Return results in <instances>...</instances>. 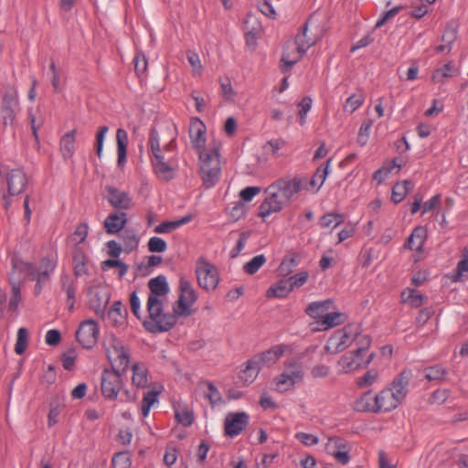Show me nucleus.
Instances as JSON below:
<instances>
[{
	"mask_svg": "<svg viewBox=\"0 0 468 468\" xmlns=\"http://www.w3.org/2000/svg\"><path fill=\"white\" fill-rule=\"evenodd\" d=\"M176 133L173 128L158 132L152 130L148 145L152 153L151 162L157 177L170 181L176 176Z\"/></svg>",
	"mask_w": 468,
	"mask_h": 468,
	"instance_id": "f257e3e1",
	"label": "nucleus"
},
{
	"mask_svg": "<svg viewBox=\"0 0 468 468\" xmlns=\"http://www.w3.org/2000/svg\"><path fill=\"white\" fill-rule=\"evenodd\" d=\"M307 187L303 177L283 178L275 181L265 189L266 197L259 208V216L262 218L281 211L283 207L298 193Z\"/></svg>",
	"mask_w": 468,
	"mask_h": 468,
	"instance_id": "f03ea898",
	"label": "nucleus"
},
{
	"mask_svg": "<svg viewBox=\"0 0 468 468\" xmlns=\"http://www.w3.org/2000/svg\"><path fill=\"white\" fill-rule=\"evenodd\" d=\"M412 378L410 370H403L391 382L376 395L378 412H388L399 407L405 399L409 389L410 381Z\"/></svg>",
	"mask_w": 468,
	"mask_h": 468,
	"instance_id": "7ed1b4c3",
	"label": "nucleus"
},
{
	"mask_svg": "<svg viewBox=\"0 0 468 468\" xmlns=\"http://www.w3.org/2000/svg\"><path fill=\"white\" fill-rule=\"evenodd\" d=\"M220 141L213 138L207 143V149L200 150L198 153L199 175L207 188L213 187L220 179Z\"/></svg>",
	"mask_w": 468,
	"mask_h": 468,
	"instance_id": "20e7f679",
	"label": "nucleus"
},
{
	"mask_svg": "<svg viewBox=\"0 0 468 468\" xmlns=\"http://www.w3.org/2000/svg\"><path fill=\"white\" fill-rule=\"evenodd\" d=\"M361 344L353 350L346 352L337 360L335 368L337 374H351L355 371L367 367L374 358V354L369 353L370 338L360 336Z\"/></svg>",
	"mask_w": 468,
	"mask_h": 468,
	"instance_id": "39448f33",
	"label": "nucleus"
},
{
	"mask_svg": "<svg viewBox=\"0 0 468 468\" xmlns=\"http://www.w3.org/2000/svg\"><path fill=\"white\" fill-rule=\"evenodd\" d=\"M304 378V368L299 359L287 358L283 362L282 372L273 379V388L279 393L291 391L300 384Z\"/></svg>",
	"mask_w": 468,
	"mask_h": 468,
	"instance_id": "423d86ee",
	"label": "nucleus"
},
{
	"mask_svg": "<svg viewBox=\"0 0 468 468\" xmlns=\"http://www.w3.org/2000/svg\"><path fill=\"white\" fill-rule=\"evenodd\" d=\"M103 346L112 370L124 372L130 364V348L113 335L105 337Z\"/></svg>",
	"mask_w": 468,
	"mask_h": 468,
	"instance_id": "0eeeda50",
	"label": "nucleus"
},
{
	"mask_svg": "<svg viewBox=\"0 0 468 468\" xmlns=\"http://www.w3.org/2000/svg\"><path fill=\"white\" fill-rule=\"evenodd\" d=\"M168 303H160L150 308V305H146L148 317L144 322L145 329L151 333H160L169 331L177 321V315L175 312H165V309Z\"/></svg>",
	"mask_w": 468,
	"mask_h": 468,
	"instance_id": "6e6552de",
	"label": "nucleus"
},
{
	"mask_svg": "<svg viewBox=\"0 0 468 468\" xmlns=\"http://www.w3.org/2000/svg\"><path fill=\"white\" fill-rule=\"evenodd\" d=\"M56 266V261L50 258H43L38 262L25 264V271L29 280L36 282L35 294L37 295L42 292L44 286L49 282Z\"/></svg>",
	"mask_w": 468,
	"mask_h": 468,
	"instance_id": "1a4fd4ad",
	"label": "nucleus"
},
{
	"mask_svg": "<svg viewBox=\"0 0 468 468\" xmlns=\"http://www.w3.org/2000/svg\"><path fill=\"white\" fill-rule=\"evenodd\" d=\"M360 336L367 335L360 334L358 326L347 325L335 331L327 340L324 348L330 354H336L350 346L353 342H356V345L361 344Z\"/></svg>",
	"mask_w": 468,
	"mask_h": 468,
	"instance_id": "9d476101",
	"label": "nucleus"
},
{
	"mask_svg": "<svg viewBox=\"0 0 468 468\" xmlns=\"http://www.w3.org/2000/svg\"><path fill=\"white\" fill-rule=\"evenodd\" d=\"M179 288L180 294L173 307V312L179 316L186 317L194 313L192 307L197 300V295L190 282L185 279L180 280Z\"/></svg>",
	"mask_w": 468,
	"mask_h": 468,
	"instance_id": "9b49d317",
	"label": "nucleus"
},
{
	"mask_svg": "<svg viewBox=\"0 0 468 468\" xmlns=\"http://www.w3.org/2000/svg\"><path fill=\"white\" fill-rule=\"evenodd\" d=\"M197 283L207 291L217 288L219 282V274L215 265L204 259H199L196 264Z\"/></svg>",
	"mask_w": 468,
	"mask_h": 468,
	"instance_id": "f8f14e48",
	"label": "nucleus"
},
{
	"mask_svg": "<svg viewBox=\"0 0 468 468\" xmlns=\"http://www.w3.org/2000/svg\"><path fill=\"white\" fill-rule=\"evenodd\" d=\"M5 180L7 187V195L4 191H1L0 195H2L3 198L5 200V207H7L10 204L8 197H14L23 193L27 186L28 179L22 169H11L6 173Z\"/></svg>",
	"mask_w": 468,
	"mask_h": 468,
	"instance_id": "ddd939ff",
	"label": "nucleus"
},
{
	"mask_svg": "<svg viewBox=\"0 0 468 468\" xmlns=\"http://www.w3.org/2000/svg\"><path fill=\"white\" fill-rule=\"evenodd\" d=\"M150 293L148 295L146 305L153 307L160 303H168V294L170 288L165 276L153 278L148 282Z\"/></svg>",
	"mask_w": 468,
	"mask_h": 468,
	"instance_id": "4468645a",
	"label": "nucleus"
},
{
	"mask_svg": "<svg viewBox=\"0 0 468 468\" xmlns=\"http://www.w3.org/2000/svg\"><path fill=\"white\" fill-rule=\"evenodd\" d=\"M324 35V29L314 25L312 21H308L297 34L295 37V45H298L300 52H306Z\"/></svg>",
	"mask_w": 468,
	"mask_h": 468,
	"instance_id": "2eb2a0df",
	"label": "nucleus"
},
{
	"mask_svg": "<svg viewBox=\"0 0 468 468\" xmlns=\"http://www.w3.org/2000/svg\"><path fill=\"white\" fill-rule=\"evenodd\" d=\"M18 108V93L15 87L6 89L0 107V120L4 125L12 124Z\"/></svg>",
	"mask_w": 468,
	"mask_h": 468,
	"instance_id": "dca6fc26",
	"label": "nucleus"
},
{
	"mask_svg": "<svg viewBox=\"0 0 468 468\" xmlns=\"http://www.w3.org/2000/svg\"><path fill=\"white\" fill-rule=\"evenodd\" d=\"M123 372L117 370H104L101 374V393L105 399L114 400L117 399L122 387L121 376Z\"/></svg>",
	"mask_w": 468,
	"mask_h": 468,
	"instance_id": "f3484780",
	"label": "nucleus"
},
{
	"mask_svg": "<svg viewBox=\"0 0 468 468\" xmlns=\"http://www.w3.org/2000/svg\"><path fill=\"white\" fill-rule=\"evenodd\" d=\"M99 332L97 323L88 319L80 323L76 332V338L83 347L91 348L98 340Z\"/></svg>",
	"mask_w": 468,
	"mask_h": 468,
	"instance_id": "a211bd4d",
	"label": "nucleus"
},
{
	"mask_svg": "<svg viewBox=\"0 0 468 468\" xmlns=\"http://www.w3.org/2000/svg\"><path fill=\"white\" fill-rule=\"evenodd\" d=\"M207 127L205 123L197 117L191 118L189 123V137L192 146L197 151L207 149Z\"/></svg>",
	"mask_w": 468,
	"mask_h": 468,
	"instance_id": "6ab92c4d",
	"label": "nucleus"
},
{
	"mask_svg": "<svg viewBox=\"0 0 468 468\" xmlns=\"http://www.w3.org/2000/svg\"><path fill=\"white\" fill-rule=\"evenodd\" d=\"M324 449L325 452L332 455L337 463L343 465L349 463V448L344 440L336 437L329 438Z\"/></svg>",
	"mask_w": 468,
	"mask_h": 468,
	"instance_id": "aec40b11",
	"label": "nucleus"
},
{
	"mask_svg": "<svg viewBox=\"0 0 468 468\" xmlns=\"http://www.w3.org/2000/svg\"><path fill=\"white\" fill-rule=\"evenodd\" d=\"M249 424V415L245 412L229 413L225 418V434L229 437L239 435Z\"/></svg>",
	"mask_w": 468,
	"mask_h": 468,
	"instance_id": "412c9836",
	"label": "nucleus"
},
{
	"mask_svg": "<svg viewBox=\"0 0 468 468\" xmlns=\"http://www.w3.org/2000/svg\"><path fill=\"white\" fill-rule=\"evenodd\" d=\"M244 35L246 39V44L254 48L256 46L257 39L262 33V27L261 22L254 15H248L244 20Z\"/></svg>",
	"mask_w": 468,
	"mask_h": 468,
	"instance_id": "4be33fe9",
	"label": "nucleus"
},
{
	"mask_svg": "<svg viewBox=\"0 0 468 468\" xmlns=\"http://www.w3.org/2000/svg\"><path fill=\"white\" fill-rule=\"evenodd\" d=\"M108 202L117 209H130L133 206L131 197L124 191L115 187L106 188Z\"/></svg>",
	"mask_w": 468,
	"mask_h": 468,
	"instance_id": "5701e85b",
	"label": "nucleus"
},
{
	"mask_svg": "<svg viewBox=\"0 0 468 468\" xmlns=\"http://www.w3.org/2000/svg\"><path fill=\"white\" fill-rule=\"evenodd\" d=\"M292 352V348L288 345H277L270 348L269 350L261 353L259 356H255V359H259L258 362L261 365L271 366L275 364L284 354Z\"/></svg>",
	"mask_w": 468,
	"mask_h": 468,
	"instance_id": "b1692460",
	"label": "nucleus"
},
{
	"mask_svg": "<svg viewBox=\"0 0 468 468\" xmlns=\"http://www.w3.org/2000/svg\"><path fill=\"white\" fill-rule=\"evenodd\" d=\"M305 52H300L298 48V45H295V40L293 42H289L285 45L283 48V53L282 57V70L288 71L296 62L300 60L302 56Z\"/></svg>",
	"mask_w": 468,
	"mask_h": 468,
	"instance_id": "393cba45",
	"label": "nucleus"
},
{
	"mask_svg": "<svg viewBox=\"0 0 468 468\" xmlns=\"http://www.w3.org/2000/svg\"><path fill=\"white\" fill-rule=\"evenodd\" d=\"M259 359H255L253 356L251 359L248 360L244 364V367H242L239 372V378L245 385H250L255 381L257 378L261 367L258 362Z\"/></svg>",
	"mask_w": 468,
	"mask_h": 468,
	"instance_id": "a878e982",
	"label": "nucleus"
},
{
	"mask_svg": "<svg viewBox=\"0 0 468 468\" xmlns=\"http://www.w3.org/2000/svg\"><path fill=\"white\" fill-rule=\"evenodd\" d=\"M331 159H328L324 165H320L313 177L308 181L307 178L303 177L307 182V187L303 190L317 192L324 183L328 174Z\"/></svg>",
	"mask_w": 468,
	"mask_h": 468,
	"instance_id": "bb28decb",
	"label": "nucleus"
},
{
	"mask_svg": "<svg viewBox=\"0 0 468 468\" xmlns=\"http://www.w3.org/2000/svg\"><path fill=\"white\" fill-rule=\"evenodd\" d=\"M427 236H428L427 229L424 227H422V226L416 227L412 230L411 234L409 236V238L407 239L404 247L410 250H416V251L421 252L423 250V245L425 243Z\"/></svg>",
	"mask_w": 468,
	"mask_h": 468,
	"instance_id": "cd10ccee",
	"label": "nucleus"
},
{
	"mask_svg": "<svg viewBox=\"0 0 468 468\" xmlns=\"http://www.w3.org/2000/svg\"><path fill=\"white\" fill-rule=\"evenodd\" d=\"M334 303L332 300H324L320 302L311 303L305 312L313 319L318 321L323 320L327 313L333 309Z\"/></svg>",
	"mask_w": 468,
	"mask_h": 468,
	"instance_id": "c85d7f7f",
	"label": "nucleus"
},
{
	"mask_svg": "<svg viewBox=\"0 0 468 468\" xmlns=\"http://www.w3.org/2000/svg\"><path fill=\"white\" fill-rule=\"evenodd\" d=\"M377 407L376 395L374 396L370 391L365 392L354 403V409L358 412L378 413Z\"/></svg>",
	"mask_w": 468,
	"mask_h": 468,
	"instance_id": "c756f323",
	"label": "nucleus"
},
{
	"mask_svg": "<svg viewBox=\"0 0 468 468\" xmlns=\"http://www.w3.org/2000/svg\"><path fill=\"white\" fill-rule=\"evenodd\" d=\"M132 384L138 388H144L148 384V368L141 362L132 365Z\"/></svg>",
	"mask_w": 468,
	"mask_h": 468,
	"instance_id": "7c9ffc66",
	"label": "nucleus"
},
{
	"mask_svg": "<svg viewBox=\"0 0 468 468\" xmlns=\"http://www.w3.org/2000/svg\"><path fill=\"white\" fill-rule=\"evenodd\" d=\"M346 320V315L340 312H328L323 320L317 321V327L314 330L325 331L334 326L343 324Z\"/></svg>",
	"mask_w": 468,
	"mask_h": 468,
	"instance_id": "2f4dec72",
	"label": "nucleus"
},
{
	"mask_svg": "<svg viewBox=\"0 0 468 468\" xmlns=\"http://www.w3.org/2000/svg\"><path fill=\"white\" fill-rule=\"evenodd\" d=\"M76 130L67 132L59 141V150L64 159L73 156L75 153Z\"/></svg>",
	"mask_w": 468,
	"mask_h": 468,
	"instance_id": "473e14b6",
	"label": "nucleus"
},
{
	"mask_svg": "<svg viewBox=\"0 0 468 468\" xmlns=\"http://www.w3.org/2000/svg\"><path fill=\"white\" fill-rule=\"evenodd\" d=\"M127 221L125 213H112L105 221L104 228L110 234H115L123 229Z\"/></svg>",
	"mask_w": 468,
	"mask_h": 468,
	"instance_id": "72a5a7b5",
	"label": "nucleus"
},
{
	"mask_svg": "<svg viewBox=\"0 0 468 468\" xmlns=\"http://www.w3.org/2000/svg\"><path fill=\"white\" fill-rule=\"evenodd\" d=\"M175 418L178 423L185 427H189L194 423L195 416L192 409L182 403H177L175 407Z\"/></svg>",
	"mask_w": 468,
	"mask_h": 468,
	"instance_id": "f704fd0d",
	"label": "nucleus"
},
{
	"mask_svg": "<svg viewBox=\"0 0 468 468\" xmlns=\"http://www.w3.org/2000/svg\"><path fill=\"white\" fill-rule=\"evenodd\" d=\"M117 143V165L122 167L126 162L128 134L127 132L122 128L117 130L116 133Z\"/></svg>",
	"mask_w": 468,
	"mask_h": 468,
	"instance_id": "c9c22d12",
	"label": "nucleus"
},
{
	"mask_svg": "<svg viewBox=\"0 0 468 468\" xmlns=\"http://www.w3.org/2000/svg\"><path fill=\"white\" fill-rule=\"evenodd\" d=\"M292 292L287 279L273 283L266 292L267 298H285Z\"/></svg>",
	"mask_w": 468,
	"mask_h": 468,
	"instance_id": "e433bc0d",
	"label": "nucleus"
},
{
	"mask_svg": "<svg viewBox=\"0 0 468 468\" xmlns=\"http://www.w3.org/2000/svg\"><path fill=\"white\" fill-rule=\"evenodd\" d=\"M199 388L204 393L205 398L209 400L211 406H217L223 403L220 392L211 382H201L199 384Z\"/></svg>",
	"mask_w": 468,
	"mask_h": 468,
	"instance_id": "4c0bfd02",
	"label": "nucleus"
},
{
	"mask_svg": "<svg viewBox=\"0 0 468 468\" xmlns=\"http://www.w3.org/2000/svg\"><path fill=\"white\" fill-rule=\"evenodd\" d=\"M299 263L300 256L297 253L288 254L282 259L278 272L281 276L286 277L293 271Z\"/></svg>",
	"mask_w": 468,
	"mask_h": 468,
	"instance_id": "58836bf2",
	"label": "nucleus"
},
{
	"mask_svg": "<svg viewBox=\"0 0 468 468\" xmlns=\"http://www.w3.org/2000/svg\"><path fill=\"white\" fill-rule=\"evenodd\" d=\"M192 219L191 216H186L180 219L173 221H165L154 229V231L157 234H168L174 230L181 228L185 224L190 222Z\"/></svg>",
	"mask_w": 468,
	"mask_h": 468,
	"instance_id": "ea45409f",
	"label": "nucleus"
},
{
	"mask_svg": "<svg viewBox=\"0 0 468 468\" xmlns=\"http://www.w3.org/2000/svg\"><path fill=\"white\" fill-rule=\"evenodd\" d=\"M413 186L414 185L410 180H404L396 184L392 188L391 200L396 204L401 202Z\"/></svg>",
	"mask_w": 468,
	"mask_h": 468,
	"instance_id": "a19ab883",
	"label": "nucleus"
},
{
	"mask_svg": "<svg viewBox=\"0 0 468 468\" xmlns=\"http://www.w3.org/2000/svg\"><path fill=\"white\" fill-rule=\"evenodd\" d=\"M423 295L417 290L407 288L401 292V300L411 307H420L423 303Z\"/></svg>",
	"mask_w": 468,
	"mask_h": 468,
	"instance_id": "79ce46f5",
	"label": "nucleus"
},
{
	"mask_svg": "<svg viewBox=\"0 0 468 468\" xmlns=\"http://www.w3.org/2000/svg\"><path fill=\"white\" fill-rule=\"evenodd\" d=\"M161 393V390H149L144 393L142 404H141V412L144 418H146L149 415L151 408L158 402V396Z\"/></svg>",
	"mask_w": 468,
	"mask_h": 468,
	"instance_id": "37998d69",
	"label": "nucleus"
},
{
	"mask_svg": "<svg viewBox=\"0 0 468 468\" xmlns=\"http://www.w3.org/2000/svg\"><path fill=\"white\" fill-rule=\"evenodd\" d=\"M126 310L120 301L115 302L109 310L108 317L114 325L122 324L125 318Z\"/></svg>",
	"mask_w": 468,
	"mask_h": 468,
	"instance_id": "c03bdc74",
	"label": "nucleus"
},
{
	"mask_svg": "<svg viewBox=\"0 0 468 468\" xmlns=\"http://www.w3.org/2000/svg\"><path fill=\"white\" fill-rule=\"evenodd\" d=\"M345 220L342 214L328 213L320 218L319 224L323 229H335Z\"/></svg>",
	"mask_w": 468,
	"mask_h": 468,
	"instance_id": "a18cd8bd",
	"label": "nucleus"
},
{
	"mask_svg": "<svg viewBox=\"0 0 468 468\" xmlns=\"http://www.w3.org/2000/svg\"><path fill=\"white\" fill-rule=\"evenodd\" d=\"M424 377L430 381L444 380L448 371L441 365H434L424 368Z\"/></svg>",
	"mask_w": 468,
	"mask_h": 468,
	"instance_id": "49530a36",
	"label": "nucleus"
},
{
	"mask_svg": "<svg viewBox=\"0 0 468 468\" xmlns=\"http://www.w3.org/2000/svg\"><path fill=\"white\" fill-rule=\"evenodd\" d=\"M455 68L451 63L444 64L442 67L438 68L432 74L433 82H443L446 79L453 77Z\"/></svg>",
	"mask_w": 468,
	"mask_h": 468,
	"instance_id": "de8ad7c7",
	"label": "nucleus"
},
{
	"mask_svg": "<svg viewBox=\"0 0 468 468\" xmlns=\"http://www.w3.org/2000/svg\"><path fill=\"white\" fill-rule=\"evenodd\" d=\"M400 167L401 164L398 163L397 159H394L390 163L377 170L373 175V179L377 181L378 184H381L387 178L388 175L393 171L394 168L399 169Z\"/></svg>",
	"mask_w": 468,
	"mask_h": 468,
	"instance_id": "09e8293b",
	"label": "nucleus"
},
{
	"mask_svg": "<svg viewBox=\"0 0 468 468\" xmlns=\"http://www.w3.org/2000/svg\"><path fill=\"white\" fill-rule=\"evenodd\" d=\"M365 97L362 92L355 93L346 99L344 104V110L349 113H353L363 105Z\"/></svg>",
	"mask_w": 468,
	"mask_h": 468,
	"instance_id": "8fccbe9b",
	"label": "nucleus"
},
{
	"mask_svg": "<svg viewBox=\"0 0 468 468\" xmlns=\"http://www.w3.org/2000/svg\"><path fill=\"white\" fill-rule=\"evenodd\" d=\"M378 371L376 369H370L367 371L363 376L357 378L356 383L358 388H364L372 386L378 381Z\"/></svg>",
	"mask_w": 468,
	"mask_h": 468,
	"instance_id": "3c124183",
	"label": "nucleus"
},
{
	"mask_svg": "<svg viewBox=\"0 0 468 468\" xmlns=\"http://www.w3.org/2000/svg\"><path fill=\"white\" fill-rule=\"evenodd\" d=\"M28 338L29 334L26 328L21 327L17 330L16 342L15 345V352L17 355H22L26 351L28 345Z\"/></svg>",
	"mask_w": 468,
	"mask_h": 468,
	"instance_id": "603ef678",
	"label": "nucleus"
},
{
	"mask_svg": "<svg viewBox=\"0 0 468 468\" xmlns=\"http://www.w3.org/2000/svg\"><path fill=\"white\" fill-rule=\"evenodd\" d=\"M111 268L117 269L120 278H122L128 271V266L117 259H109L101 263V269L103 271H108Z\"/></svg>",
	"mask_w": 468,
	"mask_h": 468,
	"instance_id": "864d4df0",
	"label": "nucleus"
},
{
	"mask_svg": "<svg viewBox=\"0 0 468 468\" xmlns=\"http://www.w3.org/2000/svg\"><path fill=\"white\" fill-rule=\"evenodd\" d=\"M266 262V258L263 254L253 257L249 262H247L243 269L248 274L256 273Z\"/></svg>",
	"mask_w": 468,
	"mask_h": 468,
	"instance_id": "5fc2aeb1",
	"label": "nucleus"
},
{
	"mask_svg": "<svg viewBox=\"0 0 468 468\" xmlns=\"http://www.w3.org/2000/svg\"><path fill=\"white\" fill-rule=\"evenodd\" d=\"M282 139H271L263 145V153L271 156H278L279 151L284 146Z\"/></svg>",
	"mask_w": 468,
	"mask_h": 468,
	"instance_id": "6e6d98bb",
	"label": "nucleus"
},
{
	"mask_svg": "<svg viewBox=\"0 0 468 468\" xmlns=\"http://www.w3.org/2000/svg\"><path fill=\"white\" fill-rule=\"evenodd\" d=\"M113 468H129L131 466V457L128 452H120L113 455Z\"/></svg>",
	"mask_w": 468,
	"mask_h": 468,
	"instance_id": "4d7b16f0",
	"label": "nucleus"
},
{
	"mask_svg": "<svg viewBox=\"0 0 468 468\" xmlns=\"http://www.w3.org/2000/svg\"><path fill=\"white\" fill-rule=\"evenodd\" d=\"M372 125V120H367L361 124L357 134V144L359 145L364 146L367 144Z\"/></svg>",
	"mask_w": 468,
	"mask_h": 468,
	"instance_id": "13d9d810",
	"label": "nucleus"
},
{
	"mask_svg": "<svg viewBox=\"0 0 468 468\" xmlns=\"http://www.w3.org/2000/svg\"><path fill=\"white\" fill-rule=\"evenodd\" d=\"M219 84H220V94L222 95V97L227 101H233L236 96V92L234 91V90L232 88L230 80L228 78L220 79Z\"/></svg>",
	"mask_w": 468,
	"mask_h": 468,
	"instance_id": "bf43d9fd",
	"label": "nucleus"
},
{
	"mask_svg": "<svg viewBox=\"0 0 468 468\" xmlns=\"http://www.w3.org/2000/svg\"><path fill=\"white\" fill-rule=\"evenodd\" d=\"M465 272H468V250H464L463 259L457 264L456 274L453 281H462Z\"/></svg>",
	"mask_w": 468,
	"mask_h": 468,
	"instance_id": "052dcab7",
	"label": "nucleus"
},
{
	"mask_svg": "<svg viewBox=\"0 0 468 468\" xmlns=\"http://www.w3.org/2000/svg\"><path fill=\"white\" fill-rule=\"evenodd\" d=\"M309 274L307 271H301L295 275L290 276L287 280L290 283L291 290L302 287L308 280Z\"/></svg>",
	"mask_w": 468,
	"mask_h": 468,
	"instance_id": "680f3d73",
	"label": "nucleus"
},
{
	"mask_svg": "<svg viewBox=\"0 0 468 468\" xmlns=\"http://www.w3.org/2000/svg\"><path fill=\"white\" fill-rule=\"evenodd\" d=\"M166 249V242L159 237H152L148 240V250L151 252H164Z\"/></svg>",
	"mask_w": 468,
	"mask_h": 468,
	"instance_id": "e2e57ef3",
	"label": "nucleus"
},
{
	"mask_svg": "<svg viewBox=\"0 0 468 468\" xmlns=\"http://www.w3.org/2000/svg\"><path fill=\"white\" fill-rule=\"evenodd\" d=\"M312 99L309 98V97H305L303 98L299 103H298V107H299V116H300V124L301 125H303L305 123V118H306V114L307 112L311 110L312 108Z\"/></svg>",
	"mask_w": 468,
	"mask_h": 468,
	"instance_id": "0e129e2a",
	"label": "nucleus"
},
{
	"mask_svg": "<svg viewBox=\"0 0 468 468\" xmlns=\"http://www.w3.org/2000/svg\"><path fill=\"white\" fill-rule=\"evenodd\" d=\"M186 58H187V60L192 68L193 73L195 75H200L201 69H202V65H201L199 56L195 52L188 51L186 53Z\"/></svg>",
	"mask_w": 468,
	"mask_h": 468,
	"instance_id": "69168bd1",
	"label": "nucleus"
},
{
	"mask_svg": "<svg viewBox=\"0 0 468 468\" xmlns=\"http://www.w3.org/2000/svg\"><path fill=\"white\" fill-rule=\"evenodd\" d=\"M134 69L137 74H144L147 69V59L142 52H137L134 58Z\"/></svg>",
	"mask_w": 468,
	"mask_h": 468,
	"instance_id": "338daca9",
	"label": "nucleus"
},
{
	"mask_svg": "<svg viewBox=\"0 0 468 468\" xmlns=\"http://www.w3.org/2000/svg\"><path fill=\"white\" fill-rule=\"evenodd\" d=\"M260 193H261V187L247 186L240 191L239 197L244 202H250Z\"/></svg>",
	"mask_w": 468,
	"mask_h": 468,
	"instance_id": "774afa93",
	"label": "nucleus"
}]
</instances>
